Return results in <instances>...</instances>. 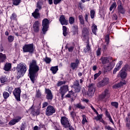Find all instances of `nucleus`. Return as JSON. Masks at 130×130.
<instances>
[{"label": "nucleus", "instance_id": "obj_1", "mask_svg": "<svg viewBox=\"0 0 130 130\" xmlns=\"http://www.w3.org/2000/svg\"><path fill=\"white\" fill-rule=\"evenodd\" d=\"M39 72V66L37 65V61L36 60H32L29 64V78L33 84L35 83V80L37 79Z\"/></svg>", "mask_w": 130, "mask_h": 130}, {"label": "nucleus", "instance_id": "obj_2", "mask_svg": "<svg viewBox=\"0 0 130 130\" xmlns=\"http://www.w3.org/2000/svg\"><path fill=\"white\" fill-rule=\"evenodd\" d=\"M27 72V67L23 63H20L16 67V73L18 79L22 78Z\"/></svg>", "mask_w": 130, "mask_h": 130}, {"label": "nucleus", "instance_id": "obj_3", "mask_svg": "<svg viewBox=\"0 0 130 130\" xmlns=\"http://www.w3.org/2000/svg\"><path fill=\"white\" fill-rule=\"evenodd\" d=\"M100 60L107 71H111L114 68V64L109 61V57H101Z\"/></svg>", "mask_w": 130, "mask_h": 130}, {"label": "nucleus", "instance_id": "obj_4", "mask_svg": "<svg viewBox=\"0 0 130 130\" xmlns=\"http://www.w3.org/2000/svg\"><path fill=\"white\" fill-rule=\"evenodd\" d=\"M35 47L33 44H25L22 47L23 52H28L29 53H34Z\"/></svg>", "mask_w": 130, "mask_h": 130}, {"label": "nucleus", "instance_id": "obj_5", "mask_svg": "<svg viewBox=\"0 0 130 130\" xmlns=\"http://www.w3.org/2000/svg\"><path fill=\"white\" fill-rule=\"evenodd\" d=\"M42 9V5H41V3L38 2L37 3V9H36L34 12L32 13V16L35 18V19H40V13L39 12Z\"/></svg>", "mask_w": 130, "mask_h": 130}, {"label": "nucleus", "instance_id": "obj_6", "mask_svg": "<svg viewBox=\"0 0 130 130\" xmlns=\"http://www.w3.org/2000/svg\"><path fill=\"white\" fill-rule=\"evenodd\" d=\"M60 121L62 125L65 128H67L68 127H71V124L70 123V121L69 120V118H67V117H61Z\"/></svg>", "mask_w": 130, "mask_h": 130}, {"label": "nucleus", "instance_id": "obj_7", "mask_svg": "<svg viewBox=\"0 0 130 130\" xmlns=\"http://www.w3.org/2000/svg\"><path fill=\"white\" fill-rule=\"evenodd\" d=\"M42 25L43 26V28H42L43 33V34H45V33H46L48 29V27L49 25V20H48V19L46 18L44 19L42 21Z\"/></svg>", "mask_w": 130, "mask_h": 130}, {"label": "nucleus", "instance_id": "obj_8", "mask_svg": "<svg viewBox=\"0 0 130 130\" xmlns=\"http://www.w3.org/2000/svg\"><path fill=\"white\" fill-rule=\"evenodd\" d=\"M109 83V79L108 77H104L102 81L98 83V87L99 88H102V87H104V86L108 85Z\"/></svg>", "mask_w": 130, "mask_h": 130}, {"label": "nucleus", "instance_id": "obj_9", "mask_svg": "<svg viewBox=\"0 0 130 130\" xmlns=\"http://www.w3.org/2000/svg\"><path fill=\"white\" fill-rule=\"evenodd\" d=\"M53 113H55V109L52 106H48L46 110V115L50 116V115H52Z\"/></svg>", "mask_w": 130, "mask_h": 130}, {"label": "nucleus", "instance_id": "obj_10", "mask_svg": "<svg viewBox=\"0 0 130 130\" xmlns=\"http://www.w3.org/2000/svg\"><path fill=\"white\" fill-rule=\"evenodd\" d=\"M13 95H14L15 99L17 101H20V97L21 96V89L19 88H16L13 91Z\"/></svg>", "mask_w": 130, "mask_h": 130}, {"label": "nucleus", "instance_id": "obj_11", "mask_svg": "<svg viewBox=\"0 0 130 130\" xmlns=\"http://www.w3.org/2000/svg\"><path fill=\"white\" fill-rule=\"evenodd\" d=\"M95 85L94 84H91L88 86V96H93L95 93Z\"/></svg>", "mask_w": 130, "mask_h": 130}, {"label": "nucleus", "instance_id": "obj_12", "mask_svg": "<svg viewBox=\"0 0 130 130\" xmlns=\"http://www.w3.org/2000/svg\"><path fill=\"white\" fill-rule=\"evenodd\" d=\"M45 93L46 94V99H47L48 100H52V98H53V95H52V92H51V90H50V89H46Z\"/></svg>", "mask_w": 130, "mask_h": 130}, {"label": "nucleus", "instance_id": "obj_13", "mask_svg": "<svg viewBox=\"0 0 130 130\" xmlns=\"http://www.w3.org/2000/svg\"><path fill=\"white\" fill-rule=\"evenodd\" d=\"M60 93L61 94V97H63L64 94L69 91V86L68 85H64L60 87Z\"/></svg>", "mask_w": 130, "mask_h": 130}, {"label": "nucleus", "instance_id": "obj_14", "mask_svg": "<svg viewBox=\"0 0 130 130\" xmlns=\"http://www.w3.org/2000/svg\"><path fill=\"white\" fill-rule=\"evenodd\" d=\"M33 28L35 32H39L40 30V22L39 21L37 20L34 23Z\"/></svg>", "mask_w": 130, "mask_h": 130}, {"label": "nucleus", "instance_id": "obj_15", "mask_svg": "<svg viewBox=\"0 0 130 130\" xmlns=\"http://www.w3.org/2000/svg\"><path fill=\"white\" fill-rule=\"evenodd\" d=\"M22 119V117L20 116H17L15 118L11 120L9 122V124L10 125H14L17 123L19 122V121Z\"/></svg>", "mask_w": 130, "mask_h": 130}, {"label": "nucleus", "instance_id": "obj_16", "mask_svg": "<svg viewBox=\"0 0 130 130\" xmlns=\"http://www.w3.org/2000/svg\"><path fill=\"white\" fill-rule=\"evenodd\" d=\"M123 85H126V81L125 80H123L119 83H117L113 85V88L114 89H117L118 88H120V87H122Z\"/></svg>", "mask_w": 130, "mask_h": 130}, {"label": "nucleus", "instance_id": "obj_17", "mask_svg": "<svg viewBox=\"0 0 130 130\" xmlns=\"http://www.w3.org/2000/svg\"><path fill=\"white\" fill-rule=\"evenodd\" d=\"M80 61L79 59H76L75 60V62H72L71 63V67L72 70H76V69H78V67L79 66V63Z\"/></svg>", "mask_w": 130, "mask_h": 130}, {"label": "nucleus", "instance_id": "obj_18", "mask_svg": "<svg viewBox=\"0 0 130 130\" xmlns=\"http://www.w3.org/2000/svg\"><path fill=\"white\" fill-rule=\"evenodd\" d=\"M59 21L61 25H68V19H66L64 16H61L59 18Z\"/></svg>", "mask_w": 130, "mask_h": 130}, {"label": "nucleus", "instance_id": "obj_19", "mask_svg": "<svg viewBox=\"0 0 130 130\" xmlns=\"http://www.w3.org/2000/svg\"><path fill=\"white\" fill-rule=\"evenodd\" d=\"M127 75V74H126V72H125V71L121 70L120 71L118 75L120 78H121V79H125V78H126V76Z\"/></svg>", "mask_w": 130, "mask_h": 130}, {"label": "nucleus", "instance_id": "obj_20", "mask_svg": "<svg viewBox=\"0 0 130 130\" xmlns=\"http://www.w3.org/2000/svg\"><path fill=\"white\" fill-rule=\"evenodd\" d=\"M11 69H12V64L9 62L6 63L4 67V71H6V72H9V71H10Z\"/></svg>", "mask_w": 130, "mask_h": 130}, {"label": "nucleus", "instance_id": "obj_21", "mask_svg": "<svg viewBox=\"0 0 130 130\" xmlns=\"http://www.w3.org/2000/svg\"><path fill=\"white\" fill-rule=\"evenodd\" d=\"M109 95V90L106 89L104 92L100 96L101 99H104L106 96Z\"/></svg>", "mask_w": 130, "mask_h": 130}, {"label": "nucleus", "instance_id": "obj_22", "mask_svg": "<svg viewBox=\"0 0 130 130\" xmlns=\"http://www.w3.org/2000/svg\"><path fill=\"white\" fill-rule=\"evenodd\" d=\"M88 34H89V29L87 28H84L82 30V35L83 37H86L88 39Z\"/></svg>", "mask_w": 130, "mask_h": 130}, {"label": "nucleus", "instance_id": "obj_23", "mask_svg": "<svg viewBox=\"0 0 130 130\" xmlns=\"http://www.w3.org/2000/svg\"><path fill=\"white\" fill-rule=\"evenodd\" d=\"M7 59V56L6 54L0 53V62H4Z\"/></svg>", "mask_w": 130, "mask_h": 130}, {"label": "nucleus", "instance_id": "obj_24", "mask_svg": "<svg viewBox=\"0 0 130 130\" xmlns=\"http://www.w3.org/2000/svg\"><path fill=\"white\" fill-rule=\"evenodd\" d=\"M94 119L97 121L99 120L101 122H102V123L105 124V121L102 119V116L101 115H98L96 117H94Z\"/></svg>", "mask_w": 130, "mask_h": 130}, {"label": "nucleus", "instance_id": "obj_25", "mask_svg": "<svg viewBox=\"0 0 130 130\" xmlns=\"http://www.w3.org/2000/svg\"><path fill=\"white\" fill-rule=\"evenodd\" d=\"M92 33L94 34V35H97V34L96 32L97 31H98V29H97V25H95V24H93L91 27Z\"/></svg>", "mask_w": 130, "mask_h": 130}, {"label": "nucleus", "instance_id": "obj_26", "mask_svg": "<svg viewBox=\"0 0 130 130\" xmlns=\"http://www.w3.org/2000/svg\"><path fill=\"white\" fill-rule=\"evenodd\" d=\"M51 71H52V73L53 74H55L58 71V67L55 66V67H52L50 69Z\"/></svg>", "mask_w": 130, "mask_h": 130}, {"label": "nucleus", "instance_id": "obj_27", "mask_svg": "<svg viewBox=\"0 0 130 130\" xmlns=\"http://www.w3.org/2000/svg\"><path fill=\"white\" fill-rule=\"evenodd\" d=\"M118 13L120 14H124L125 13V10L123 9L122 6L118 7Z\"/></svg>", "mask_w": 130, "mask_h": 130}, {"label": "nucleus", "instance_id": "obj_28", "mask_svg": "<svg viewBox=\"0 0 130 130\" xmlns=\"http://www.w3.org/2000/svg\"><path fill=\"white\" fill-rule=\"evenodd\" d=\"M106 116L109 118V121L112 124H114V122H113V120H112V118H111V116L110 115V114L108 113V112H106Z\"/></svg>", "mask_w": 130, "mask_h": 130}, {"label": "nucleus", "instance_id": "obj_29", "mask_svg": "<svg viewBox=\"0 0 130 130\" xmlns=\"http://www.w3.org/2000/svg\"><path fill=\"white\" fill-rule=\"evenodd\" d=\"M71 115L74 121H76V120L77 119V115L76 114V113H75L74 112H72L71 113Z\"/></svg>", "mask_w": 130, "mask_h": 130}, {"label": "nucleus", "instance_id": "obj_30", "mask_svg": "<svg viewBox=\"0 0 130 130\" xmlns=\"http://www.w3.org/2000/svg\"><path fill=\"white\" fill-rule=\"evenodd\" d=\"M74 106H75L76 108H79V109H84L85 106H82L81 104H77L76 105H74Z\"/></svg>", "mask_w": 130, "mask_h": 130}, {"label": "nucleus", "instance_id": "obj_31", "mask_svg": "<svg viewBox=\"0 0 130 130\" xmlns=\"http://www.w3.org/2000/svg\"><path fill=\"white\" fill-rule=\"evenodd\" d=\"M84 52H91V47L89 46V44L86 46V48L84 49Z\"/></svg>", "mask_w": 130, "mask_h": 130}, {"label": "nucleus", "instance_id": "obj_32", "mask_svg": "<svg viewBox=\"0 0 130 130\" xmlns=\"http://www.w3.org/2000/svg\"><path fill=\"white\" fill-rule=\"evenodd\" d=\"M74 96H75V92H74L73 91H69V93L66 95V97H68V98L74 97Z\"/></svg>", "mask_w": 130, "mask_h": 130}, {"label": "nucleus", "instance_id": "obj_33", "mask_svg": "<svg viewBox=\"0 0 130 130\" xmlns=\"http://www.w3.org/2000/svg\"><path fill=\"white\" fill-rule=\"evenodd\" d=\"M3 97H4V99H8V98H9V97H10V93H9L7 91H4L3 92Z\"/></svg>", "mask_w": 130, "mask_h": 130}, {"label": "nucleus", "instance_id": "obj_34", "mask_svg": "<svg viewBox=\"0 0 130 130\" xmlns=\"http://www.w3.org/2000/svg\"><path fill=\"white\" fill-rule=\"evenodd\" d=\"M79 19L80 22V23L82 25H84V24H85V22L84 21V18L83 17L82 15L79 16Z\"/></svg>", "mask_w": 130, "mask_h": 130}, {"label": "nucleus", "instance_id": "obj_35", "mask_svg": "<svg viewBox=\"0 0 130 130\" xmlns=\"http://www.w3.org/2000/svg\"><path fill=\"white\" fill-rule=\"evenodd\" d=\"M121 70L125 72H126V71H130V66L126 64Z\"/></svg>", "mask_w": 130, "mask_h": 130}, {"label": "nucleus", "instance_id": "obj_36", "mask_svg": "<svg viewBox=\"0 0 130 130\" xmlns=\"http://www.w3.org/2000/svg\"><path fill=\"white\" fill-rule=\"evenodd\" d=\"M14 6H19L21 3V0H12Z\"/></svg>", "mask_w": 130, "mask_h": 130}, {"label": "nucleus", "instance_id": "obj_37", "mask_svg": "<svg viewBox=\"0 0 130 130\" xmlns=\"http://www.w3.org/2000/svg\"><path fill=\"white\" fill-rule=\"evenodd\" d=\"M1 83H6L7 81L8 80V79L6 76H2L1 78H0Z\"/></svg>", "mask_w": 130, "mask_h": 130}, {"label": "nucleus", "instance_id": "obj_38", "mask_svg": "<svg viewBox=\"0 0 130 130\" xmlns=\"http://www.w3.org/2000/svg\"><path fill=\"white\" fill-rule=\"evenodd\" d=\"M122 64V61H120L118 62V63L117 64L116 68L118 70H120L121 69V66Z\"/></svg>", "mask_w": 130, "mask_h": 130}, {"label": "nucleus", "instance_id": "obj_39", "mask_svg": "<svg viewBox=\"0 0 130 130\" xmlns=\"http://www.w3.org/2000/svg\"><path fill=\"white\" fill-rule=\"evenodd\" d=\"M111 104L112 106H113L115 108H118V103H117L116 102H111Z\"/></svg>", "mask_w": 130, "mask_h": 130}, {"label": "nucleus", "instance_id": "obj_40", "mask_svg": "<svg viewBox=\"0 0 130 130\" xmlns=\"http://www.w3.org/2000/svg\"><path fill=\"white\" fill-rule=\"evenodd\" d=\"M63 35L64 36H67L68 35V32L67 31V27L63 26Z\"/></svg>", "mask_w": 130, "mask_h": 130}, {"label": "nucleus", "instance_id": "obj_41", "mask_svg": "<svg viewBox=\"0 0 130 130\" xmlns=\"http://www.w3.org/2000/svg\"><path fill=\"white\" fill-rule=\"evenodd\" d=\"M101 74H102V72L100 71L98 73L95 74L94 75V80H96V79H97V78H98V77H99Z\"/></svg>", "mask_w": 130, "mask_h": 130}, {"label": "nucleus", "instance_id": "obj_42", "mask_svg": "<svg viewBox=\"0 0 130 130\" xmlns=\"http://www.w3.org/2000/svg\"><path fill=\"white\" fill-rule=\"evenodd\" d=\"M105 39L107 45H108V44H109V35H107V36H106Z\"/></svg>", "mask_w": 130, "mask_h": 130}, {"label": "nucleus", "instance_id": "obj_43", "mask_svg": "<svg viewBox=\"0 0 130 130\" xmlns=\"http://www.w3.org/2000/svg\"><path fill=\"white\" fill-rule=\"evenodd\" d=\"M116 3L114 2L111 6V7L110 8V11H112V10H113V9H116Z\"/></svg>", "mask_w": 130, "mask_h": 130}, {"label": "nucleus", "instance_id": "obj_44", "mask_svg": "<svg viewBox=\"0 0 130 130\" xmlns=\"http://www.w3.org/2000/svg\"><path fill=\"white\" fill-rule=\"evenodd\" d=\"M14 36H9L8 38V40L9 42L11 43V42H13V41H14Z\"/></svg>", "mask_w": 130, "mask_h": 130}, {"label": "nucleus", "instance_id": "obj_45", "mask_svg": "<svg viewBox=\"0 0 130 130\" xmlns=\"http://www.w3.org/2000/svg\"><path fill=\"white\" fill-rule=\"evenodd\" d=\"M97 56H100L101 55V48H98L96 51Z\"/></svg>", "mask_w": 130, "mask_h": 130}, {"label": "nucleus", "instance_id": "obj_46", "mask_svg": "<svg viewBox=\"0 0 130 130\" xmlns=\"http://www.w3.org/2000/svg\"><path fill=\"white\" fill-rule=\"evenodd\" d=\"M82 117H83V119H82V124H85V123L87 122V119H86V115H83Z\"/></svg>", "mask_w": 130, "mask_h": 130}, {"label": "nucleus", "instance_id": "obj_47", "mask_svg": "<svg viewBox=\"0 0 130 130\" xmlns=\"http://www.w3.org/2000/svg\"><path fill=\"white\" fill-rule=\"evenodd\" d=\"M66 48H67L69 52H73V51H74V48H75L74 47V46H70L69 47H66Z\"/></svg>", "mask_w": 130, "mask_h": 130}, {"label": "nucleus", "instance_id": "obj_48", "mask_svg": "<svg viewBox=\"0 0 130 130\" xmlns=\"http://www.w3.org/2000/svg\"><path fill=\"white\" fill-rule=\"evenodd\" d=\"M69 23L71 24H74V23H75V18H74V17H70Z\"/></svg>", "mask_w": 130, "mask_h": 130}, {"label": "nucleus", "instance_id": "obj_49", "mask_svg": "<svg viewBox=\"0 0 130 130\" xmlns=\"http://www.w3.org/2000/svg\"><path fill=\"white\" fill-rule=\"evenodd\" d=\"M95 16V11L93 10H91L90 11V17L91 19H94Z\"/></svg>", "mask_w": 130, "mask_h": 130}, {"label": "nucleus", "instance_id": "obj_50", "mask_svg": "<svg viewBox=\"0 0 130 130\" xmlns=\"http://www.w3.org/2000/svg\"><path fill=\"white\" fill-rule=\"evenodd\" d=\"M44 60L46 63H50V61H51V59H50V58L48 57H46L44 59Z\"/></svg>", "mask_w": 130, "mask_h": 130}, {"label": "nucleus", "instance_id": "obj_51", "mask_svg": "<svg viewBox=\"0 0 130 130\" xmlns=\"http://www.w3.org/2000/svg\"><path fill=\"white\" fill-rule=\"evenodd\" d=\"M25 127H26V123H22L21 125V127H20V129L21 130H25Z\"/></svg>", "mask_w": 130, "mask_h": 130}, {"label": "nucleus", "instance_id": "obj_52", "mask_svg": "<svg viewBox=\"0 0 130 130\" xmlns=\"http://www.w3.org/2000/svg\"><path fill=\"white\" fill-rule=\"evenodd\" d=\"M36 96L38 97V98H40V97H41V92L40 91H37Z\"/></svg>", "mask_w": 130, "mask_h": 130}, {"label": "nucleus", "instance_id": "obj_53", "mask_svg": "<svg viewBox=\"0 0 130 130\" xmlns=\"http://www.w3.org/2000/svg\"><path fill=\"white\" fill-rule=\"evenodd\" d=\"M16 18H17V15L15 13L12 14V16L10 17L11 20H15Z\"/></svg>", "mask_w": 130, "mask_h": 130}, {"label": "nucleus", "instance_id": "obj_54", "mask_svg": "<svg viewBox=\"0 0 130 130\" xmlns=\"http://www.w3.org/2000/svg\"><path fill=\"white\" fill-rule=\"evenodd\" d=\"M105 128L106 129H108V130H115L114 128H112L110 126H108V125H106L105 126Z\"/></svg>", "mask_w": 130, "mask_h": 130}, {"label": "nucleus", "instance_id": "obj_55", "mask_svg": "<svg viewBox=\"0 0 130 130\" xmlns=\"http://www.w3.org/2000/svg\"><path fill=\"white\" fill-rule=\"evenodd\" d=\"M63 84H66V81H59L57 83V86L59 87V86H61V85H63Z\"/></svg>", "mask_w": 130, "mask_h": 130}, {"label": "nucleus", "instance_id": "obj_56", "mask_svg": "<svg viewBox=\"0 0 130 130\" xmlns=\"http://www.w3.org/2000/svg\"><path fill=\"white\" fill-rule=\"evenodd\" d=\"M6 91H8V92L11 94L12 93V91H13V87H8Z\"/></svg>", "mask_w": 130, "mask_h": 130}, {"label": "nucleus", "instance_id": "obj_57", "mask_svg": "<svg viewBox=\"0 0 130 130\" xmlns=\"http://www.w3.org/2000/svg\"><path fill=\"white\" fill-rule=\"evenodd\" d=\"M74 86L76 87H79L80 86V84H79V80H76L74 83Z\"/></svg>", "mask_w": 130, "mask_h": 130}, {"label": "nucleus", "instance_id": "obj_58", "mask_svg": "<svg viewBox=\"0 0 130 130\" xmlns=\"http://www.w3.org/2000/svg\"><path fill=\"white\" fill-rule=\"evenodd\" d=\"M47 105H48V102H45L43 103L42 108H45V107H46V106H47Z\"/></svg>", "mask_w": 130, "mask_h": 130}, {"label": "nucleus", "instance_id": "obj_59", "mask_svg": "<svg viewBox=\"0 0 130 130\" xmlns=\"http://www.w3.org/2000/svg\"><path fill=\"white\" fill-rule=\"evenodd\" d=\"M61 2V0H54V5H57V4H59Z\"/></svg>", "mask_w": 130, "mask_h": 130}, {"label": "nucleus", "instance_id": "obj_60", "mask_svg": "<svg viewBox=\"0 0 130 130\" xmlns=\"http://www.w3.org/2000/svg\"><path fill=\"white\" fill-rule=\"evenodd\" d=\"M117 71H119V69H118L117 68H115V69H114L113 71V74L114 75H115V74H116V72H117Z\"/></svg>", "mask_w": 130, "mask_h": 130}, {"label": "nucleus", "instance_id": "obj_61", "mask_svg": "<svg viewBox=\"0 0 130 130\" xmlns=\"http://www.w3.org/2000/svg\"><path fill=\"white\" fill-rule=\"evenodd\" d=\"M118 7H122L121 1L120 0H118L117 2Z\"/></svg>", "mask_w": 130, "mask_h": 130}, {"label": "nucleus", "instance_id": "obj_62", "mask_svg": "<svg viewBox=\"0 0 130 130\" xmlns=\"http://www.w3.org/2000/svg\"><path fill=\"white\" fill-rule=\"evenodd\" d=\"M80 91H81V88L79 87H77V88H75V91L79 92H80Z\"/></svg>", "mask_w": 130, "mask_h": 130}, {"label": "nucleus", "instance_id": "obj_63", "mask_svg": "<svg viewBox=\"0 0 130 130\" xmlns=\"http://www.w3.org/2000/svg\"><path fill=\"white\" fill-rule=\"evenodd\" d=\"M113 19L114 20H117V15H116V14H114L113 16Z\"/></svg>", "mask_w": 130, "mask_h": 130}, {"label": "nucleus", "instance_id": "obj_64", "mask_svg": "<svg viewBox=\"0 0 130 130\" xmlns=\"http://www.w3.org/2000/svg\"><path fill=\"white\" fill-rule=\"evenodd\" d=\"M34 130H38V126H35L34 128Z\"/></svg>", "mask_w": 130, "mask_h": 130}]
</instances>
